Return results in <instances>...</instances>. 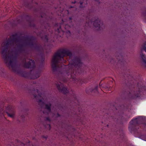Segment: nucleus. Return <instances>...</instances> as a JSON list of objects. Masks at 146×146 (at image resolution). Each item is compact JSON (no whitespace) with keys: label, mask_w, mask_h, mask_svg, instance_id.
I'll use <instances>...</instances> for the list:
<instances>
[{"label":"nucleus","mask_w":146,"mask_h":146,"mask_svg":"<svg viewBox=\"0 0 146 146\" xmlns=\"http://www.w3.org/2000/svg\"><path fill=\"white\" fill-rule=\"evenodd\" d=\"M142 15L146 19V10L143 13Z\"/></svg>","instance_id":"19"},{"label":"nucleus","mask_w":146,"mask_h":146,"mask_svg":"<svg viewBox=\"0 0 146 146\" xmlns=\"http://www.w3.org/2000/svg\"><path fill=\"white\" fill-rule=\"evenodd\" d=\"M21 65L25 68H34L35 67V62L33 60L24 58L22 61Z\"/></svg>","instance_id":"5"},{"label":"nucleus","mask_w":146,"mask_h":146,"mask_svg":"<svg viewBox=\"0 0 146 146\" xmlns=\"http://www.w3.org/2000/svg\"><path fill=\"white\" fill-rule=\"evenodd\" d=\"M93 25L96 29L98 30H102L104 27L102 22L98 18L96 19L94 21Z\"/></svg>","instance_id":"6"},{"label":"nucleus","mask_w":146,"mask_h":146,"mask_svg":"<svg viewBox=\"0 0 146 146\" xmlns=\"http://www.w3.org/2000/svg\"><path fill=\"white\" fill-rule=\"evenodd\" d=\"M46 40L47 41V40H48V38H47V36H46Z\"/></svg>","instance_id":"28"},{"label":"nucleus","mask_w":146,"mask_h":146,"mask_svg":"<svg viewBox=\"0 0 146 146\" xmlns=\"http://www.w3.org/2000/svg\"><path fill=\"white\" fill-rule=\"evenodd\" d=\"M36 48L37 44L33 37L19 36L17 34L12 35L1 44V53L4 61L9 68L16 72V58L17 55L25 51L27 46Z\"/></svg>","instance_id":"1"},{"label":"nucleus","mask_w":146,"mask_h":146,"mask_svg":"<svg viewBox=\"0 0 146 146\" xmlns=\"http://www.w3.org/2000/svg\"><path fill=\"white\" fill-rule=\"evenodd\" d=\"M72 3L80 4L79 7L80 8H84L87 6L88 0H74V1H72Z\"/></svg>","instance_id":"9"},{"label":"nucleus","mask_w":146,"mask_h":146,"mask_svg":"<svg viewBox=\"0 0 146 146\" xmlns=\"http://www.w3.org/2000/svg\"><path fill=\"white\" fill-rule=\"evenodd\" d=\"M70 8H72V7H72V6H70Z\"/></svg>","instance_id":"33"},{"label":"nucleus","mask_w":146,"mask_h":146,"mask_svg":"<svg viewBox=\"0 0 146 146\" xmlns=\"http://www.w3.org/2000/svg\"><path fill=\"white\" fill-rule=\"evenodd\" d=\"M140 55L143 62L145 64V66L146 67V56H145L142 52H141Z\"/></svg>","instance_id":"13"},{"label":"nucleus","mask_w":146,"mask_h":146,"mask_svg":"<svg viewBox=\"0 0 146 146\" xmlns=\"http://www.w3.org/2000/svg\"><path fill=\"white\" fill-rule=\"evenodd\" d=\"M89 21L88 22H86V24L88 26H90L91 25L92 23V21H93L94 19H92V18L89 19Z\"/></svg>","instance_id":"15"},{"label":"nucleus","mask_w":146,"mask_h":146,"mask_svg":"<svg viewBox=\"0 0 146 146\" xmlns=\"http://www.w3.org/2000/svg\"><path fill=\"white\" fill-rule=\"evenodd\" d=\"M107 127H108L109 126V125H107Z\"/></svg>","instance_id":"34"},{"label":"nucleus","mask_w":146,"mask_h":146,"mask_svg":"<svg viewBox=\"0 0 146 146\" xmlns=\"http://www.w3.org/2000/svg\"><path fill=\"white\" fill-rule=\"evenodd\" d=\"M142 50H144L146 52V42H145L142 46L141 52H142Z\"/></svg>","instance_id":"14"},{"label":"nucleus","mask_w":146,"mask_h":146,"mask_svg":"<svg viewBox=\"0 0 146 146\" xmlns=\"http://www.w3.org/2000/svg\"><path fill=\"white\" fill-rule=\"evenodd\" d=\"M17 22L18 23H20L19 20H18L17 21Z\"/></svg>","instance_id":"25"},{"label":"nucleus","mask_w":146,"mask_h":146,"mask_svg":"<svg viewBox=\"0 0 146 146\" xmlns=\"http://www.w3.org/2000/svg\"><path fill=\"white\" fill-rule=\"evenodd\" d=\"M77 81L78 82H80V83H82L83 82H82V80L80 79H76Z\"/></svg>","instance_id":"21"},{"label":"nucleus","mask_w":146,"mask_h":146,"mask_svg":"<svg viewBox=\"0 0 146 146\" xmlns=\"http://www.w3.org/2000/svg\"><path fill=\"white\" fill-rule=\"evenodd\" d=\"M95 1H98V2L99 1V0H95Z\"/></svg>","instance_id":"32"},{"label":"nucleus","mask_w":146,"mask_h":146,"mask_svg":"<svg viewBox=\"0 0 146 146\" xmlns=\"http://www.w3.org/2000/svg\"><path fill=\"white\" fill-rule=\"evenodd\" d=\"M76 81L75 82H78L77 81V80H76H76H75Z\"/></svg>","instance_id":"31"},{"label":"nucleus","mask_w":146,"mask_h":146,"mask_svg":"<svg viewBox=\"0 0 146 146\" xmlns=\"http://www.w3.org/2000/svg\"><path fill=\"white\" fill-rule=\"evenodd\" d=\"M47 126H48V127L49 128V130H50V124H48Z\"/></svg>","instance_id":"23"},{"label":"nucleus","mask_w":146,"mask_h":146,"mask_svg":"<svg viewBox=\"0 0 146 146\" xmlns=\"http://www.w3.org/2000/svg\"><path fill=\"white\" fill-rule=\"evenodd\" d=\"M44 120L45 121H48L49 122H50L51 121L50 119L49 118V117H46Z\"/></svg>","instance_id":"17"},{"label":"nucleus","mask_w":146,"mask_h":146,"mask_svg":"<svg viewBox=\"0 0 146 146\" xmlns=\"http://www.w3.org/2000/svg\"><path fill=\"white\" fill-rule=\"evenodd\" d=\"M33 93L34 98L36 99L38 104L41 108L46 110V111H43V113L48 114L51 112V103L49 102L44 104L43 101L46 99V97L43 94L39 92L37 89L34 91H33Z\"/></svg>","instance_id":"4"},{"label":"nucleus","mask_w":146,"mask_h":146,"mask_svg":"<svg viewBox=\"0 0 146 146\" xmlns=\"http://www.w3.org/2000/svg\"><path fill=\"white\" fill-rule=\"evenodd\" d=\"M43 138H45V139H46V138H47V137H44V136H43Z\"/></svg>","instance_id":"27"},{"label":"nucleus","mask_w":146,"mask_h":146,"mask_svg":"<svg viewBox=\"0 0 146 146\" xmlns=\"http://www.w3.org/2000/svg\"><path fill=\"white\" fill-rule=\"evenodd\" d=\"M69 19L70 20H71L72 19V18L71 17H70Z\"/></svg>","instance_id":"29"},{"label":"nucleus","mask_w":146,"mask_h":146,"mask_svg":"<svg viewBox=\"0 0 146 146\" xmlns=\"http://www.w3.org/2000/svg\"><path fill=\"white\" fill-rule=\"evenodd\" d=\"M122 58V56L120 54L119 55L117 58V59H118L119 60H120L119 58Z\"/></svg>","instance_id":"22"},{"label":"nucleus","mask_w":146,"mask_h":146,"mask_svg":"<svg viewBox=\"0 0 146 146\" xmlns=\"http://www.w3.org/2000/svg\"><path fill=\"white\" fill-rule=\"evenodd\" d=\"M40 72L39 71H36L33 74H31L30 77L31 79H35L39 78L40 76Z\"/></svg>","instance_id":"11"},{"label":"nucleus","mask_w":146,"mask_h":146,"mask_svg":"<svg viewBox=\"0 0 146 146\" xmlns=\"http://www.w3.org/2000/svg\"><path fill=\"white\" fill-rule=\"evenodd\" d=\"M57 115H58V116H60V115H59V114L58 113L57 114Z\"/></svg>","instance_id":"30"},{"label":"nucleus","mask_w":146,"mask_h":146,"mask_svg":"<svg viewBox=\"0 0 146 146\" xmlns=\"http://www.w3.org/2000/svg\"><path fill=\"white\" fill-rule=\"evenodd\" d=\"M82 63L81 62V60L79 58H75L73 60H72V62L70 63L68 66H66V69L63 72L59 74L60 76L64 77L61 79L64 82H65L67 80L66 79L67 76L70 74V77H71L72 74L74 73V69L77 68H78L81 66Z\"/></svg>","instance_id":"3"},{"label":"nucleus","mask_w":146,"mask_h":146,"mask_svg":"<svg viewBox=\"0 0 146 146\" xmlns=\"http://www.w3.org/2000/svg\"><path fill=\"white\" fill-rule=\"evenodd\" d=\"M56 85L58 89L60 92L65 94L68 92V91L67 88L64 87L62 84L60 83L59 84H56Z\"/></svg>","instance_id":"10"},{"label":"nucleus","mask_w":146,"mask_h":146,"mask_svg":"<svg viewBox=\"0 0 146 146\" xmlns=\"http://www.w3.org/2000/svg\"><path fill=\"white\" fill-rule=\"evenodd\" d=\"M69 56L70 59L72 57L71 52L66 49H62L58 50L52 57V67L53 72L56 71L60 67L62 66L61 63H65L66 60L64 59L65 56Z\"/></svg>","instance_id":"2"},{"label":"nucleus","mask_w":146,"mask_h":146,"mask_svg":"<svg viewBox=\"0 0 146 146\" xmlns=\"http://www.w3.org/2000/svg\"><path fill=\"white\" fill-rule=\"evenodd\" d=\"M6 112L9 117L12 118H13L14 117L15 112L11 106H9L6 108Z\"/></svg>","instance_id":"8"},{"label":"nucleus","mask_w":146,"mask_h":146,"mask_svg":"<svg viewBox=\"0 0 146 146\" xmlns=\"http://www.w3.org/2000/svg\"><path fill=\"white\" fill-rule=\"evenodd\" d=\"M140 92L138 91H134V92H132L131 94H132V98H135L137 97H139L140 96Z\"/></svg>","instance_id":"12"},{"label":"nucleus","mask_w":146,"mask_h":146,"mask_svg":"<svg viewBox=\"0 0 146 146\" xmlns=\"http://www.w3.org/2000/svg\"><path fill=\"white\" fill-rule=\"evenodd\" d=\"M66 35L67 36H69L70 35V33L69 31H67L66 32Z\"/></svg>","instance_id":"18"},{"label":"nucleus","mask_w":146,"mask_h":146,"mask_svg":"<svg viewBox=\"0 0 146 146\" xmlns=\"http://www.w3.org/2000/svg\"><path fill=\"white\" fill-rule=\"evenodd\" d=\"M98 86L95 87V88L92 90L91 92H94L95 93H96L98 92L97 91Z\"/></svg>","instance_id":"16"},{"label":"nucleus","mask_w":146,"mask_h":146,"mask_svg":"<svg viewBox=\"0 0 146 146\" xmlns=\"http://www.w3.org/2000/svg\"><path fill=\"white\" fill-rule=\"evenodd\" d=\"M104 88H105V89H108V86H105V87H104Z\"/></svg>","instance_id":"24"},{"label":"nucleus","mask_w":146,"mask_h":146,"mask_svg":"<svg viewBox=\"0 0 146 146\" xmlns=\"http://www.w3.org/2000/svg\"><path fill=\"white\" fill-rule=\"evenodd\" d=\"M68 25H66V26H65V28H66V27H68Z\"/></svg>","instance_id":"26"},{"label":"nucleus","mask_w":146,"mask_h":146,"mask_svg":"<svg viewBox=\"0 0 146 146\" xmlns=\"http://www.w3.org/2000/svg\"><path fill=\"white\" fill-rule=\"evenodd\" d=\"M142 120V119L140 118H137L132 120L130 122V125L129 128L131 129V130L133 129V127L134 126L140 124Z\"/></svg>","instance_id":"7"},{"label":"nucleus","mask_w":146,"mask_h":146,"mask_svg":"<svg viewBox=\"0 0 146 146\" xmlns=\"http://www.w3.org/2000/svg\"><path fill=\"white\" fill-rule=\"evenodd\" d=\"M141 137L143 140L146 141V135L142 136H141Z\"/></svg>","instance_id":"20"}]
</instances>
